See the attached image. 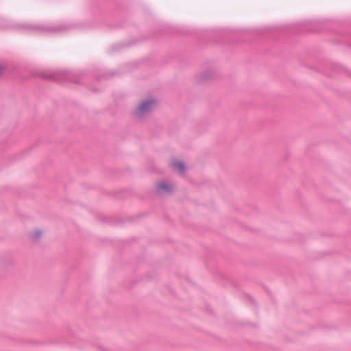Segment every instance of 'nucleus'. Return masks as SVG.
Returning <instances> with one entry per match:
<instances>
[{
	"mask_svg": "<svg viewBox=\"0 0 351 351\" xmlns=\"http://www.w3.org/2000/svg\"><path fill=\"white\" fill-rule=\"evenodd\" d=\"M155 102L153 99H149L142 102L136 110L137 115L141 116L143 114L150 110L154 106Z\"/></svg>",
	"mask_w": 351,
	"mask_h": 351,
	"instance_id": "f257e3e1",
	"label": "nucleus"
},
{
	"mask_svg": "<svg viewBox=\"0 0 351 351\" xmlns=\"http://www.w3.org/2000/svg\"><path fill=\"white\" fill-rule=\"evenodd\" d=\"M158 188L161 190H163V189H167V186H166L165 184L164 183H160L158 184Z\"/></svg>",
	"mask_w": 351,
	"mask_h": 351,
	"instance_id": "20e7f679",
	"label": "nucleus"
},
{
	"mask_svg": "<svg viewBox=\"0 0 351 351\" xmlns=\"http://www.w3.org/2000/svg\"><path fill=\"white\" fill-rule=\"evenodd\" d=\"M172 167L179 172H182L184 169V165L178 160L172 161Z\"/></svg>",
	"mask_w": 351,
	"mask_h": 351,
	"instance_id": "f03ea898",
	"label": "nucleus"
},
{
	"mask_svg": "<svg viewBox=\"0 0 351 351\" xmlns=\"http://www.w3.org/2000/svg\"><path fill=\"white\" fill-rule=\"evenodd\" d=\"M41 235V231L40 230H36L34 233L32 237L35 239H38Z\"/></svg>",
	"mask_w": 351,
	"mask_h": 351,
	"instance_id": "7ed1b4c3",
	"label": "nucleus"
},
{
	"mask_svg": "<svg viewBox=\"0 0 351 351\" xmlns=\"http://www.w3.org/2000/svg\"><path fill=\"white\" fill-rule=\"evenodd\" d=\"M4 71V67L2 65H0V75L3 73Z\"/></svg>",
	"mask_w": 351,
	"mask_h": 351,
	"instance_id": "39448f33",
	"label": "nucleus"
}]
</instances>
